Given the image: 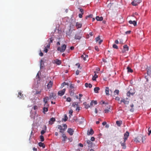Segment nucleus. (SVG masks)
<instances>
[{
    "instance_id": "nucleus-1",
    "label": "nucleus",
    "mask_w": 151,
    "mask_h": 151,
    "mask_svg": "<svg viewBox=\"0 0 151 151\" xmlns=\"http://www.w3.org/2000/svg\"><path fill=\"white\" fill-rule=\"evenodd\" d=\"M82 33L81 32H76L75 35L74 39L76 40H80L82 37Z\"/></svg>"
},
{
    "instance_id": "nucleus-2",
    "label": "nucleus",
    "mask_w": 151,
    "mask_h": 151,
    "mask_svg": "<svg viewBox=\"0 0 151 151\" xmlns=\"http://www.w3.org/2000/svg\"><path fill=\"white\" fill-rule=\"evenodd\" d=\"M66 48V45L65 44L63 45L61 47H58L57 50L58 51H60L61 52H64Z\"/></svg>"
},
{
    "instance_id": "nucleus-3",
    "label": "nucleus",
    "mask_w": 151,
    "mask_h": 151,
    "mask_svg": "<svg viewBox=\"0 0 151 151\" xmlns=\"http://www.w3.org/2000/svg\"><path fill=\"white\" fill-rule=\"evenodd\" d=\"M129 133L128 131H127L124 134V141L125 142L129 136Z\"/></svg>"
},
{
    "instance_id": "nucleus-4",
    "label": "nucleus",
    "mask_w": 151,
    "mask_h": 151,
    "mask_svg": "<svg viewBox=\"0 0 151 151\" xmlns=\"http://www.w3.org/2000/svg\"><path fill=\"white\" fill-rule=\"evenodd\" d=\"M141 2V0H134L133 1V6H136Z\"/></svg>"
},
{
    "instance_id": "nucleus-5",
    "label": "nucleus",
    "mask_w": 151,
    "mask_h": 151,
    "mask_svg": "<svg viewBox=\"0 0 151 151\" xmlns=\"http://www.w3.org/2000/svg\"><path fill=\"white\" fill-rule=\"evenodd\" d=\"M65 91V88H64L63 90L59 91L58 92V95L60 96H62L64 94Z\"/></svg>"
},
{
    "instance_id": "nucleus-6",
    "label": "nucleus",
    "mask_w": 151,
    "mask_h": 151,
    "mask_svg": "<svg viewBox=\"0 0 151 151\" xmlns=\"http://www.w3.org/2000/svg\"><path fill=\"white\" fill-rule=\"evenodd\" d=\"M74 132V131L73 129L70 128H68L67 130V132L70 135H73Z\"/></svg>"
},
{
    "instance_id": "nucleus-7",
    "label": "nucleus",
    "mask_w": 151,
    "mask_h": 151,
    "mask_svg": "<svg viewBox=\"0 0 151 151\" xmlns=\"http://www.w3.org/2000/svg\"><path fill=\"white\" fill-rule=\"evenodd\" d=\"M55 121V119L54 118L52 117L50 118L49 122V123L50 124L52 125L53 124V123Z\"/></svg>"
},
{
    "instance_id": "nucleus-8",
    "label": "nucleus",
    "mask_w": 151,
    "mask_h": 151,
    "mask_svg": "<svg viewBox=\"0 0 151 151\" xmlns=\"http://www.w3.org/2000/svg\"><path fill=\"white\" fill-rule=\"evenodd\" d=\"M53 84V83L51 81H50L47 85V88L48 89L51 88Z\"/></svg>"
},
{
    "instance_id": "nucleus-9",
    "label": "nucleus",
    "mask_w": 151,
    "mask_h": 151,
    "mask_svg": "<svg viewBox=\"0 0 151 151\" xmlns=\"http://www.w3.org/2000/svg\"><path fill=\"white\" fill-rule=\"evenodd\" d=\"M49 98L48 97H46L43 99V101L45 103V105L46 106H48L47 104V101L48 100Z\"/></svg>"
},
{
    "instance_id": "nucleus-10",
    "label": "nucleus",
    "mask_w": 151,
    "mask_h": 151,
    "mask_svg": "<svg viewBox=\"0 0 151 151\" xmlns=\"http://www.w3.org/2000/svg\"><path fill=\"white\" fill-rule=\"evenodd\" d=\"M58 128L60 130V132L62 133L65 131V129L63 128L62 127L61 125H58Z\"/></svg>"
},
{
    "instance_id": "nucleus-11",
    "label": "nucleus",
    "mask_w": 151,
    "mask_h": 151,
    "mask_svg": "<svg viewBox=\"0 0 151 151\" xmlns=\"http://www.w3.org/2000/svg\"><path fill=\"white\" fill-rule=\"evenodd\" d=\"M123 102L124 103V104H129V101H126L124 99H122L120 101V102L119 103V104H121Z\"/></svg>"
},
{
    "instance_id": "nucleus-12",
    "label": "nucleus",
    "mask_w": 151,
    "mask_h": 151,
    "mask_svg": "<svg viewBox=\"0 0 151 151\" xmlns=\"http://www.w3.org/2000/svg\"><path fill=\"white\" fill-rule=\"evenodd\" d=\"M86 142L88 144V147H91L93 146V143L90 140H87Z\"/></svg>"
},
{
    "instance_id": "nucleus-13",
    "label": "nucleus",
    "mask_w": 151,
    "mask_h": 151,
    "mask_svg": "<svg viewBox=\"0 0 151 151\" xmlns=\"http://www.w3.org/2000/svg\"><path fill=\"white\" fill-rule=\"evenodd\" d=\"M94 133V131L91 128L90 130H88L87 132V134L88 135H92Z\"/></svg>"
},
{
    "instance_id": "nucleus-14",
    "label": "nucleus",
    "mask_w": 151,
    "mask_h": 151,
    "mask_svg": "<svg viewBox=\"0 0 151 151\" xmlns=\"http://www.w3.org/2000/svg\"><path fill=\"white\" fill-rule=\"evenodd\" d=\"M82 24L78 22H77L76 23V26L77 29H78L81 28L82 27Z\"/></svg>"
},
{
    "instance_id": "nucleus-15",
    "label": "nucleus",
    "mask_w": 151,
    "mask_h": 151,
    "mask_svg": "<svg viewBox=\"0 0 151 151\" xmlns=\"http://www.w3.org/2000/svg\"><path fill=\"white\" fill-rule=\"evenodd\" d=\"M88 55L86 54H83L81 56V58H83L84 60H86V58H88Z\"/></svg>"
},
{
    "instance_id": "nucleus-16",
    "label": "nucleus",
    "mask_w": 151,
    "mask_h": 151,
    "mask_svg": "<svg viewBox=\"0 0 151 151\" xmlns=\"http://www.w3.org/2000/svg\"><path fill=\"white\" fill-rule=\"evenodd\" d=\"M124 49L122 51L123 52H125L126 51L128 50V47L127 45H125L123 46Z\"/></svg>"
},
{
    "instance_id": "nucleus-17",
    "label": "nucleus",
    "mask_w": 151,
    "mask_h": 151,
    "mask_svg": "<svg viewBox=\"0 0 151 151\" xmlns=\"http://www.w3.org/2000/svg\"><path fill=\"white\" fill-rule=\"evenodd\" d=\"M54 62L55 63L58 65H60L61 64V61L58 59H56L54 61Z\"/></svg>"
},
{
    "instance_id": "nucleus-18",
    "label": "nucleus",
    "mask_w": 151,
    "mask_h": 151,
    "mask_svg": "<svg viewBox=\"0 0 151 151\" xmlns=\"http://www.w3.org/2000/svg\"><path fill=\"white\" fill-rule=\"evenodd\" d=\"M62 137H63L62 141L63 142V143H65L67 139V137L66 136L65 134H62Z\"/></svg>"
},
{
    "instance_id": "nucleus-19",
    "label": "nucleus",
    "mask_w": 151,
    "mask_h": 151,
    "mask_svg": "<svg viewBox=\"0 0 151 151\" xmlns=\"http://www.w3.org/2000/svg\"><path fill=\"white\" fill-rule=\"evenodd\" d=\"M18 97L20 99H23L24 98L23 94H22L21 92H19L18 93Z\"/></svg>"
},
{
    "instance_id": "nucleus-20",
    "label": "nucleus",
    "mask_w": 151,
    "mask_h": 151,
    "mask_svg": "<svg viewBox=\"0 0 151 151\" xmlns=\"http://www.w3.org/2000/svg\"><path fill=\"white\" fill-rule=\"evenodd\" d=\"M47 130V127L46 125L44 126V129L42 130L41 132V134L42 135L43 134L46 132Z\"/></svg>"
},
{
    "instance_id": "nucleus-21",
    "label": "nucleus",
    "mask_w": 151,
    "mask_h": 151,
    "mask_svg": "<svg viewBox=\"0 0 151 151\" xmlns=\"http://www.w3.org/2000/svg\"><path fill=\"white\" fill-rule=\"evenodd\" d=\"M96 19L97 21H101L103 20V18L102 17H99V16H97L96 17Z\"/></svg>"
},
{
    "instance_id": "nucleus-22",
    "label": "nucleus",
    "mask_w": 151,
    "mask_h": 151,
    "mask_svg": "<svg viewBox=\"0 0 151 151\" xmlns=\"http://www.w3.org/2000/svg\"><path fill=\"white\" fill-rule=\"evenodd\" d=\"M39 146L40 147H42L43 148H44L45 147V145L42 142H40L38 143Z\"/></svg>"
},
{
    "instance_id": "nucleus-23",
    "label": "nucleus",
    "mask_w": 151,
    "mask_h": 151,
    "mask_svg": "<svg viewBox=\"0 0 151 151\" xmlns=\"http://www.w3.org/2000/svg\"><path fill=\"white\" fill-rule=\"evenodd\" d=\"M125 142H124V141L123 143H122L121 142H120L121 146H122V148L123 149H125L126 148V144Z\"/></svg>"
},
{
    "instance_id": "nucleus-24",
    "label": "nucleus",
    "mask_w": 151,
    "mask_h": 151,
    "mask_svg": "<svg viewBox=\"0 0 151 151\" xmlns=\"http://www.w3.org/2000/svg\"><path fill=\"white\" fill-rule=\"evenodd\" d=\"M94 73H95V75H94V76H93L92 78V80L93 81H96V79L98 77V76L96 74V72L94 71Z\"/></svg>"
},
{
    "instance_id": "nucleus-25",
    "label": "nucleus",
    "mask_w": 151,
    "mask_h": 151,
    "mask_svg": "<svg viewBox=\"0 0 151 151\" xmlns=\"http://www.w3.org/2000/svg\"><path fill=\"white\" fill-rule=\"evenodd\" d=\"M100 90V88L99 87H96L94 88V91L96 93H99L98 91Z\"/></svg>"
},
{
    "instance_id": "nucleus-26",
    "label": "nucleus",
    "mask_w": 151,
    "mask_h": 151,
    "mask_svg": "<svg viewBox=\"0 0 151 151\" xmlns=\"http://www.w3.org/2000/svg\"><path fill=\"white\" fill-rule=\"evenodd\" d=\"M105 93L107 95H109V88L108 87H106L105 88Z\"/></svg>"
},
{
    "instance_id": "nucleus-27",
    "label": "nucleus",
    "mask_w": 151,
    "mask_h": 151,
    "mask_svg": "<svg viewBox=\"0 0 151 151\" xmlns=\"http://www.w3.org/2000/svg\"><path fill=\"white\" fill-rule=\"evenodd\" d=\"M70 89H75L76 88V87L74 86V84H71L70 85Z\"/></svg>"
},
{
    "instance_id": "nucleus-28",
    "label": "nucleus",
    "mask_w": 151,
    "mask_h": 151,
    "mask_svg": "<svg viewBox=\"0 0 151 151\" xmlns=\"http://www.w3.org/2000/svg\"><path fill=\"white\" fill-rule=\"evenodd\" d=\"M52 98H53V99H55V95H54V94L53 93H50L49 96V98L50 99H51Z\"/></svg>"
},
{
    "instance_id": "nucleus-29",
    "label": "nucleus",
    "mask_w": 151,
    "mask_h": 151,
    "mask_svg": "<svg viewBox=\"0 0 151 151\" xmlns=\"http://www.w3.org/2000/svg\"><path fill=\"white\" fill-rule=\"evenodd\" d=\"M122 122L121 121H116V124L118 126H120L122 124Z\"/></svg>"
},
{
    "instance_id": "nucleus-30",
    "label": "nucleus",
    "mask_w": 151,
    "mask_h": 151,
    "mask_svg": "<svg viewBox=\"0 0 151 151\" xmlns=\"http://www.w3.org/2000/svg\"><path fill=\"white\" fill-rule=\"evenodd\" d=\"M127 69L128 72L132 73V69L129 66L127 67Z\"/></svg>"
},
{
    "instance_id": "nucleus-31",
    "label": "nucleus",
    "mask_w": 151,
    "mask_h": 151,
    "mask_svg": "<svg viewBox=\"0 0 151 151\" xmlns=\"http://www.w3.org/2000/svg\"><path fill=\"white\" fill-rule=\"evenodd\" d=\"M86 104V102H85L84 103H83V104L85 105V108L86 109H88V108L90 107V106L88 104Z\"/></svg>"
},
{
    "instance_id": "nucleus-32",
    "label": "nucleus",
    "mask_w": 151,
    "mask_h": 151,
    "mask_svg": "<svg viewBox=\"0 0 151 151\" xmlns=\"http://www.w3.org/2000/svg\"><path fill=\"white\" fill-rule=\"evenodd\" d=\"M69 92L70 95L73 96L74 94V91H73L72 89H70L69 90Z\"/></svg>"
},
{
    "instance_id": "nucleus-33",
    "label": "nucleus",
    "mask_w": 151,
    "mask_h": 151,
    "mask_svg": "<svg viewBox=\"0 0 151 151\" xmlns=\"http://www.w3.org/2000/svg\"><path fill=\"white\" fill-rule=\"evenodd\" d=\"M68 119V118L66 115V114H65L64 115V119H63V120L65 122L67 121V119Z\"/></svg>"
},
{
    "instance_id": "nucleus-34",
    "label": "nucleus",
    "mask_w": 151,
    "mask_h": 151,
    "mask_svg": "<svg viewBox=\"0 0 151 151\" xmlns=\"http://www.w3.org/2000/svg\"><path fill=\"white\" fill-rule=\"evenodd\" d=\"M119 91L118 90H116L114 92V95H118L119 93Z\"/></svg>"
},
{
    "instance_id": "nucleus-35",
    "label": "nucleus",
    "mask_w": 151,
    "mask_h": 151,
    "mask_svg": "<svg viewBox=\"0 0 151 151\" xmlns=\"http://www.w3.org/2000/svg\"><path fill=\"white\" fill-rule=\"evenodd\" d=\"M40 140L41 142H43L44 140V137L43 136L41 135L40 136Z\"/></svg>"
},
{
    "instance_id": "nucleus-36",
    "label": "nucleus",
    "mask_w": 151,
    "mask_h": 151,
    "mask_svg": "<svg viewBox=\"0 0 151 151\" xmlns=\"http://www.w3.org/2000/svg\"><path fill=\"white\" fill-rule=\"evenodd\" d=\"M113 47L114 48L117 49L118 48V46L116 44H114L113 45Z\"/></svg>"
},
{
    "instance_id": "nucleus-37",
    "label": "nucleus",
    "mask_w": 151,
    "mask_h": 151,
    "mask_svg": "<svg viewBox=\"0 0 151 151\" xmlns=\"http://www.w3.org/2000/svg\"><path fill=\"white\" fill-rule=\"evenodd\" d=\"M93 15L91 14L86 17V19H87L88 18H92Z\"/></svg>"
},
{
    "instance_id": "nucleus-38",
    "label": "nucleus",
    "mask_w": 151,
    "mask_h": 151,
    "mask_svg": "<svg viewBox=\"0 0 151 151\" xmlns=\"http://www.w3.org/2000/svg\"><path fill=\"white\" fill-rule=\"evenodd\" d=\"M43 112L44 113H45V112H47L48 111V109L47 107H44L43 108Z\"/></svg>"
},
{
    "instance_id": "nucleus-39",
    "label": "nucleus",
    "mask_w": 151,
    "mask_h": 151,
    "mask_svg": "<svg viewBox=\"0 0 151 151\" xmlns=\"http://www.w3.org/2000/svg\"><path fill=\"white\" fill-rule=\"evenodd\" d=\"M73 113V111L72 109H70L69 111V114H70V117L72 116V113Z\"/></svg>"
},
{
    "instance_id": "nucleus-40",
    "label": "nucleus",
    "mask_w": 151,
    "mask_h": 151,
    "mask_svg": "<svg viewBox=\"0 0 151 151\" xmlns=\"http://www.w3.org/2000/svg\"><path fill=\"white\" fill-rule=\"evenodd\" d=\"M78 103L77 102H74L72 104V106L73 107H75L76 106H77L78 105Z\"/></svg>"
},
{
    "instance_id": "nucleus-41",
    "label": "nucleus",
    "mask_w": 151,
    "mask_h": 151,
    "mask_svg": "<svg viewBox=\"0 0 151 151\" xmlns=\"http://www.w3.org/2000/svg\"><path fill=\"white\" fill-rule=\"evenodd\" d=\"M133 24L134 25V26H137V22L135 20L133 21Z\"/></svg>"
},
{
    "instance_id": "nucleus-42",
    "label": "nucleus",
    "mask_w": 151,
    "mask_h": 151,
    "mask_svg": "<svg viewBox=\"0 0 151 151\" xmlns=\"http://www.w3.org/2000/svg\"><path fill=\"white\" fill-rule=\"evenodd\" d=\"M132 95V93H130V91H129L127 93V96H128L129 97V96L131 95Z\"/></svg>"
},
{
    "instance_id": "nucleus-43",
    "label": "nucleus",
    "mask_w": 151,
    "mask_h": 151,
    "mask_svg": "<svg viewBox=\"0 0 151 151\" xmlns=\"http://www.w3.org/2000/svg\"><path fill=\"white\" fill-rule=\"evenodd\" d=\"M100 40V36H99L97 37L96 38V42H98V41L99 40Z\"/></svg>"
},
{
    "instance_id": "nucleus-44",
    "label": "nucleus",
    "mask_w": 151,
    "mask_h": 151,
    "mask_svg": "<svg viewBox=\"0 0 151 151\" xmlns=\"http://www.w3.org/2000/svg\"><path fill=\"white\" fill-rule=\"evenodd\" d=\"M66 101L70 102L71 101V99L70 97H68L66 99Z\"/></svg>"
},
{
    "instance_id": "nucleus-45",
    "label": "nucleus",
    "mask_w": 151,
    "mask_h": 151,
    "mask_svg": "<svg viewBox=\"0 0 151 151\" xmlns=\"http://www.w3.org/2000/svg\"><path fill=\"white\" fill-rule=\"evenodd\" d=\"M41 91H42L41 90H40V91H36V93H35V94H40L41 93Z\"/></svg>"
},
{
    "instance_id": "nucleus-46",
    "label": "nucleus",
    "mask_w": 151,
    "mask_h": 151,
    "mask_svg": "<svg viewBox=\"0 0 151 151\" xmlns=\"http://www.w3.org/2000/svg\"><path fill=\"white\" fill-rule=\"evenodd\" d=\"M109 111V110L108 109H106L104 110V112L105 113H108Z\"/></svg>"
},
{
    "instance_id": "nucleus-47",
    "label": "nucleus",
    "mask_w": 151,
    "mask_h": 151,
    "mask_svg": "<svg viewBox=\"0 0 151 151\" xmlns=\"http://www.w3.org/2000/svg\"><path fill=\"white\" fill-rule=\"evenodd\" d=\"M66 85H67L68 86V83H66L64 82L62 84V86H63V87Z\"/></svg>"
},
{
    "instance_id": "nucleus-48",
    "label": "nucleus",
    "mask_w": 151,
    "mask_h": 151,
    "mask_svg": "<svg viewBox=\"0 0 151 151\" xmlns=\"http://www.w3.org/2000/svg\"><path fill=\"white\" fill-rule=\"evenodd\" d=\"M134 141L136 143H139V141L137 139V138H135L134 139Z\"/></svg>"
},
{
    "instance_id": "nucleus-49",
    "label": "nucleus",
    "mask_w": 151,
    "mask_h": 151,
    "mask_svg": "<svg viewBox=\"0 0 151 151\" xmlns=\"http://www.w3.org/2000/svg\"><path fill=\"white\" fill-rule=\"evenodd\" d=\"M63 126L64 127V129H65H65L67 128V125L65 124H63Z\"/></svg>"
},
{
    "instance_id": "nucleus-50",
    "label": "nucleus",
    "mask_w": 151,
    "mask_h": 151,
    "mask_svg": "<svg viewBox=\"0 0 151 151\" xmlns=\"http://www.w3.org/2000/svg\"><path fill=\"white\" fill-rule=\"evenodd\" d=\"M53 40V39H52V37H51L50 38V42H49V43H52V41Z\"/></svg>"
},
{
    "instance_id": "nucleus-51",
    "label": "nucleus",
    "mask_w": 151,
    "mask_h": 151,
    "mask_svg": "<svg viewBox=\"0 0 151 151\" xmlns=\"http://www.w3.org/2000/svg\"><path fill=\"white\" fill-rule=\"evenodd\" d=\"M80 11L81 12V14H83L84 13L83 10L82 9H80Z\"/></svg>"
},
{
    "instance_id": "nucleus-52",
    "label": "nucleus",
    "mask_w": 151,
    "mask_h": 151,
    "mask_svg": "<svg viewBox=\"0 0 151 151\" xmlns=\"http://www.w3.org/2000/svg\"><path fill=\"white\" fill-rule=\"evenodd\" d=\"M80 11L81 12V14H83L84 13L83 10L82 9H80Z\"/></svg>"
},
{
    "instance_id": "nucleus-53",
    "label": "nucleus",
    "mask_w": 151,
    "mask_h": 151,
    "mask_svg": "<svg viewBox=\"0 0 151 151\" xmlns=\"http://www.w3.org/2000/svg\"><path fill=\"white\" fill-rule=\"evenodd\" d=\"M80 11L81 12V14H83L84 13L83 10L82 9H80Z\"/></svg>"
},
{
    "instance_id": "nucleus-54",
    "label": "nucleus",
    "mask_w": 151,
    "mask_h": 151,
    "mask_svg": "<svg viewBox=\"0 0 151 151\" xmlns=\"http://www.w3.org/2000/svg\"><path fill=\"white\" fill-rule=\"evenodd\" d=\"M147 73L148 75H150L151 74V70H147Z\"/></svg>"
},
{
    "instance_id": "nucleus-55",
    "label": "nucleus",
    "mask_w": 151,
    "mask_h": 151,
    "mask_svg": "<svg viewBox=\"0 0 151 151\" xmlns=\"http://www.w3.org/2000/svg\"><path fill=\"white\" fill-rule=\"evenodd\" d=\"M131 30L128 31L126 32H125V33L126 34H129L131 33Z\"/></svg>"
},
{
    "instance_id": "nucleus-56",
    "label": "nucleus",
    "mask_w": 151,
    "mask_h": 151,
    "mask_svg": "<svg viewBox=\"0 0 151 151\" xmlns=\"http://www.w3.org/2000/svg\"><path fill=\"white\" fill-rule=\"evenodd\" d=\"M95 50H96L97 51H99V48L97 46H95Z\"/></svg>"
},
{
    "instance_id": "nucleus-57",
    "label": "nucleus",
    "mask_w": 151,
    "mask_h": 151,
    "mask_svg": "<svg viewBox=\"0 0 151 151\" xmlns=\"http://www.w3.org/2000/svg\"><path fill=\"white\" fill-rule=\"evenodd\" d=\"M95 140V138L94 137H92L91 138V140L92 141H94Z\"/></svg>"
},
{
    "instance_id": "nucleus-58",
    "label": "nucleus",
    "mask_w": 151,
    "mask_h": 151,
    "mask_svg": "<svg viewBox=\"0 0 151 151\" xmlns=\"http://www.w3.org/2000/svg\"><path fill=\"white\" fill-rule=\"evenodd\" d=\"M150 127H149L148 129V131L149 132L148 135H149L151 134V130H150Z\"/></svg>"
},
{
    "instance_id": "nucleus-59",
    "label": "nucleus",
    "mask_w": 151,
    "mask_h": 151,
    "mask_svg": "<svg viewBox=\"0 0 151 151\" xmlns=\"http://www.w3.org/2000/svg\"><path fill=\"white\" fill-rule=\"evenodd\" d=\"M79 72H80V71L78 70H77L76 71V75H77L79 74Z\"/></svg>"
},
{
    "instance_id": "nucleus-60",
    "label": "nucleus",
    "mask_w": 151,
    "mask_h": 151,
    "mask_svg": "<svg viewBox=\"0 0 151 151\" xmlns=\"http://www.w3.org/2000/svg\"><path fill=\"white\" fill-rule=\"evenodd\" d=\"M37 108H38V107L37 106H35L33 107V109L35 110L37 109Z\"/></svg>"
},
{
    "instance_id": "nucleus-61",
    "label": "nucleus",
    "mask_w": 151,
    "mask_h": 151,
    "mask_svg": "<svg viewBox=\"0 0 151 151\" xmlns=\"http://www.w3.org/2000/svg\"><path fill=\"white\" fill-rule=\"evenodd\" d=\"M80 64L79 63H77L76 64V65L78 66V68H79L80 67Z\"/></svg>"
},
{
    "instance_id": "nucleus-62",
    "label": "nucleus",
    "mask_w": 151,
    "mask_h": 151,
    "mask_svg": "<svg viewBox=\"0 0 151 151\" xmlns=\"http://www.w3.org/2000/svg\"><path fill=\"white\" fill-rule=\"evenodd\" d=\"M115 100L116 101H119L120 100V98L118 97H116Z\"/></svg>"
},
{
    "instance_id": "nucleus-63",
    "label": "nucleus",
    "mask_w": 151,
    "mask_h": 151,
    "mask_svg": "<svg viewBox=\"0 0 151 151\" xmlns=\"http://www.w3.org/2000/svg\"><path fill=\"white\" fill-rule=\"evenodd\" d=\"M47 51H48V50L46 48V47H45V49L44 50V51L45 52H47Z\"/></svg>"
},
{
    "instance_id": "nucleus-64",
    "label": "nucleus",
    "mask_w": 151,
    "mask_h": 151,
    "mask_svg": "<svg viewBox=\"0 0 151 151\" xmlns=\"http://www.w3.org/2000/svg\"><path fill=\"white\" fill-rule=\"evenodd\" d=\"M82 14H79L78 16L79 18H81L82 17Z\"/></svg>"
}]
</instances>
